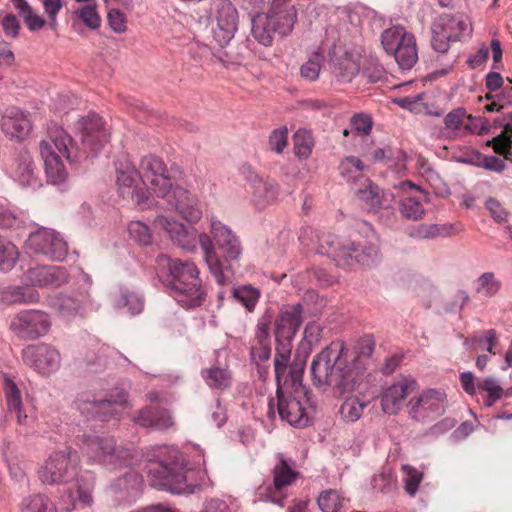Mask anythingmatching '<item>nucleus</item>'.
Listing matches in <instances>:
<instances>
[{"instance_id": "obj_16", "label": "nucleus", "mask_w": 512, "mask_h": 512, "mask_svg": "<svg viewBox=\"0 0 512 512\" xmlns=\"http://www.w3.org/2000/svg\"><path fill=\"white\" fill-rule=\"evenodd\" d=\"M24 362L42 375L56 372L61 364L59 351L50 344L29 345L22 351Z\"/></svg>"}, {"instance_id": "obj_61", "label": "nucleus", "mask_w": 512, "mask_h": 512, "mask_svg": "<svg viewBox=\"0 0 512 512\" xmlns=\"http://www.w3.org/2000/svg\"><path fill=\"white\" fill-rule=\"evenodd\" d=\"M272 322V313L266 310L257 321L254 339H270L269 329Z\"/></svg>"}, {"instance_id": "obj_26", "label": "nucleus", "mask_w": 512, "mask_h": 512, "mask_svg": "<svg viewBox=\"0 0 512 512\" xmlns=\"http://www.w3.org/2000/svg\"><path fill=\"white\" fill-rule=\"evenodd\" d=\"M276 393L278 398L277 409L281 419L295 427L307 426L309 418L302 402L290 395L285 396L279 384Z\"/></svg>"}, {"instance_id": "obj_62", "label": "nucleus", "mask_w": 512, "mask_h": 512, "mask_svg": "<svg viewBox=\"0 0 512 512\" xmlns=\"http://www.w3.org/2000/svg\"><path fill=\"white\" fill-rule=\"evenodd\" d=\"M477 158L480 160L477 163V165L485 168L486 170L494 171V172H502L505 169V166H506L505 162L496 156H493V155L483 156L478 153Z\"/></svg>"}, {"instance_id": "obj_20", "label": "nucleus", "mask_w": 512, "mask_h": 512, "mask_svg": "<svg viewBox=\"0 0 512 512\" xmlns=\"http://www.w3.org/2000/svg\"><path fill=\"white\" fill-rule=\"evenodd\" d=\"M416 389V381L411 377H401L381 393V408L385 414L396 415L405 399Z\"/></svg>"}, {"instance_id": "obj_14", "label": "nucleus", "mask_w": 512, "mask_h": 512, "mask_svg": "<svg viewBox=\"0 0 512 512\" xmlns=\"http://www.w3.org/2000/svg\"><path fill=\"white\" fill-rule=\"evenodd\" d=\"M81 135L82 149L89 156H95L109 142L110 133L104 126L103 119L91 113L77 122Z\"/></svg>"}, {"instance_id": "obj_7", "label": "nucleus", "mask_w": 512, "mask_h": 512, "mask_svg": "<svg viewBox=\"0 0 512 512\" xmlns=\"http://www.w3.org/2000/svg\"><path fill=\"white\" fill-rule=\"evenodd\" d=\"M83 453L89 463L100 464L110 469L128 466L133 459L131 450L118 446L112 436H86Z\"/></svg>"}, {"instance_id": "obj_4", "label": "nucleus", "mask_w": 512, "mask_h": 512, "mask_svg": "<svg viewBox=\"0 0 512 512\" xmlns=\"http://www.w3.org/2000/svg\"><path fill=\"white\" fill-rule=\"evenodd\" d=\"M157 261L160 266L168 269L171 276L170 293L183 308H196L204 303L206 291L193 262L172 259L167 255L158 256Z\"/></svg>"}, {"instance_id": "obj_23", "label": "nucleus", "mask_w": 512, "mask_h": 512, "mask_svg": "<svg viewBox=\"0 0 512 512\" xmlns=\"http://www.w3.org/2000/svg\"><path fill=\"white\" fill-rule=\"evenodd\" d=\"M303 307L300 303L284 306L275 320V335L289 342L295 337L303 322Z\"/></svg>"}, {"instance_id": "obj_11", "label": "nucleus", "mask_w": 512, "mask_h": 512, "mask_svg": "<svg viewBox=\"0 0 512 512\" xmlns=\"http://www.w3.org/2000/svg\"><path fill=\"white\" fill-rule=\"evenodd\" d=\"M73 405L84 415H99L107 420L117 417V407L128 406V393L123 389H115L108 398L96 399L90 393L84 392L78 394Z\"/></svg>"}, {"instance_id": "obj_34", "label": "nucleus", "mask_w": 512, "mask_h": 512, "mask_svg": "<svg viewBox=\"0 0 512 512\" xmlns=\"http://www.w3.org/2000/svg\"><path fill=\"white\" fill-rule=\"evenodd\" d=\"M494 124L503 130L498 136L489 140L487 144L492 145L497 154L509 159V149H511L512 145V112L499 115L494 119Z\"/></svg>"}, {"instance_id": "obj_55", "label": "nucleus", "mask_w": 512, "mask_h": 512, "mask_svg": "<svg viewBox=\"0 0 512 512\" xmlns=\"http://www.w3.org/2000/svg\"><path fill=\"white\" fill-rule=\"evenodd\" d=\"M357 197L363 201L369 208L371 209H379L382 205V193L380 188L373 184L368 183V185L357 191Z\"/></svg>"}, {"instance_id": "obj_28", "label": "nucleus", "mask_w": 512, "mask_h": 512, "mask_svg": "<svg viewBox=\"0 0 512 512\" xmlns=\"http://www.w3.org/2000/svg\"><path fill=\"white\" fill-rule=\"evenodd\" d=\"M132 422L137 426L155 430H167L175 424L168 410L151 406L141 408L132 418Z\"/></svg>"}, {"instance_id": "obj_43", "label": "nucleus", "mask_w": 512, "mask_h": 512, "mask_svg": "<svg viewBox=\"0 0 512 512\" xmlns=\"http://www.w3.org/2000/svg\"><path fill=\"white\" fill-rule=\"evenodd\" d=\"M367 406V401L354 396L347 397L339 409L341 419L347 423H354L361 418Z\"/></svg>"}, {"instance_id": "obj_22", "label": "nucleus", "mask_w": 512, "mask_h": 512, "mask_svg": "<svg viewBox=\"0 0 512 512\" xmlns=\"http://www.w3.org/2000/svg\"><path fill=\"white\" fill-rule=\"evenodd\" d=\"M24 281L36 287H59L69 281V273L62 266H36L23 275Z\"/></svg>"}, {"instance_id": "obj_6", "label": "nucleus", "mask_w": 512, "mask_h": 512, "mask_svg": "<svg viewBox=\"0 0 512 512\" xmlns=\"http://www.w3.org/2000/svg\"><path fill=\"white\" fill-rule=\"evenodd\" d=\"M297 12L293 5L274 3L266 14L257 13L252 18V35L263 46H271L275 34L287 36L293 30Z\"/></svg>"}, {"instance_id": "obj_46", "label": "nucleus", "mask_w": 512, "mask_h": 512, "mask_svg": "<svg viewBox=\"0 0 512 512\" xmlns=\"http://www.w3.org/2000/svg\"><path fill=\"white\" fill-rule=\"evenodd\" d=\"M19 259V251L15 244L0 235V271H11Z\"/></svg>"}, {"instance_id": "obj_45", "label": "nucleus", "mask_w": 512, "mask_h": 512, "mask_svg": "<svg viewBox=\"0 0 512 512\" xmlns=\"http://www.w3.org/2000/svg\"><path fill=\"white\" fill-rule=\"evenodd\" d=\"M393 57L402 70H409L417 63L418 52L414 35L404 41L402 48Z\"/></svg>"}, {"instance_id": "obj_8", "label": "nucleus", "mask_w": 512, "mask_h": 512, "mask_svg": "<svg viewBox=\"0 0 512 512\" xmlns=\"http://www.w3.org/2000/svg\"><path fill=\"white\" fill-rule=\"evenodd\" d=\"M80 457L76 450L65 447L53 451L38 471L43 484L55 485L73 482L78 475Z\"/></svg>"}, {"instance_id": "obj_31", "label": "nucleus", "mask_w": 512, "mask_h": 512, "mask_svg": "<svg viewBox=\"0 0 512 512\" xmlns=\"http://www.w3.org/2000/svg\"><path fill=\"white\" fill-rule=\"evenodd\" d=\"M91 485L81 484L78 480L72 483L67 491L60 496V506L64 512H70L79 506H89L93 502Z\"/></svg>"}, {"instance_id": "obj_57", "label": "nucleus", "mask_w": 512, "mask_h": 512, "mask_svg": "<svg viewBox=\"0 0 512 512\" xmlns=\"http://www.w3.org/2000/svg\"><path fill=\"white\" fill-rule=\"evenodd\" d=\"M268 145L271 151L281 154L288 145V129L280 127L273 130L269 136Z\"/></svg>"}, {"instance_id": "obj_32", "label": "nucleus", "mask_w": 512, "mask_h": 512, "mask_svg": "<svg viewBox=\"0 0 512 512\" xmlns=\"http://www.w3.org/2000/svg\"><path fill=\"white\" fill-rule=\"evenodd\" d=\"M249 190L252 195L251 199L258 208H265L272 204L279 193L278 185L275 181L263 179L256 175L249 182Z\"/></svg>"}, {"instance_id": "obj_9", "label": "nucleus", "mask_w": 512, "mask_h": 512, "mask_svg": "<svg viewBox=\"0 0 512 512\" xmlns=\"http://www.w3.org/2000/svg\"><path fill=\"white\" fill-rule=\"evenodd\" d=\"M472 31V23L468 17L442 14L431 25L432 47L438 53H446L450 48V42L468 38Z\"/></svg>"}, {"instance_id": "obj_18", "label": "nucleus", "mask_w": 512, "mask_h": 512, "mask_svg": "<svg viewBox=\"0 0 512 512\" xmlns=\"http://www.w3.org/2000/svg\"><path fill=\"white\" fill-rule=\"evenodd\" d=\"M331 74L339 83L351 82L360 72L359 58L341 46H334L328 54Z\"/></svg>"}, {"instance_id": "obj_44", "label": "nucleus", "mask_w": 512, "mask_h": 512, "mask_svg": "<svg viewBox=\"0 0 512 512\" xmlns=\"http://www.w3.org/2000/svg\"><path fill=\"white\" fill-rule=\"evenodd\" d=\"M20 508L21 512H58L52 500L40 493L23 498Z\"/></svg>"}, {"instance_id": "obj_3", "label": "nucleus", "mask_w": 512, "mask_h": 512, "mask_svg": "<svg viewBox=\"0 0 512 512\" xmlns=\"http://www.w3.org/2000/svg\"><path fill=\"white\" fill-rule=\"evenodd\" d=\"M153 223L156 228L164 231L174 243L184 250L193 251L198 242L209 272L217 284L226 286L231 283V279L226 273L229 271V267L224 268L223 262L217 254L212 234H198L194 227H187L183 223L163 214L157 215Z\"/></svg>"}, {"instance_id": "obj_33", "label": "nucleus", "mask_w": 512, "mask_h": 512, "mask_svg": "<svg viewBox=\"0 0 512 512\" xmlns=\"http://www.w3.org/2000/svg\"><path fill=\"white\" fill-rule=\"evenodd\" d=\"M39 150L48 180L52 184H59L65 181L67 171L56 151L51 150V147L46 142H40Z\"/></svg>"}, {"instance_id": "obj_10", "label": "nucleus", "mask_w": 512, "mask_h": 512, "mask_svg": "<svg viewBox=\"0 0 512 512\" xmlns=\"http://www.w3.org/2000/svg\"><path fill=\"white\" fill-rule=\"evenodd\" d=\"M51 315L40 309H23L10 320L9 329L18 338L33 341L45 337L51 330Z\"/></svg>"}, {"instance_id": "obj_63", "label": "nucleus", "mask_w": 512, "mask_h": 512, "mask_svg": "<svg viewBox=\"0 0 512 512\" xmlns=\"http://www.w3.org/2000/svg\"><path fill=\"white\" fill-rule=\"evenodd\" d=\"M351 125L353 131H355L358 135L364 136L371 132L372 120L365 114H358L352 118Z\"/></svg>"}, {"instance_id": "obj_59", "label": "nucleus", "mask_w": 512, "mask_h": 512, "mask_svg": "<svg viewBox=\"0 0 512 512\" xmlns=\"http://www.w3.org/2000/svg\"><path fill=\"white\" fill-rule=\"evenodd\" d=\"M291 349L290 347L283 346L282 348H276V354L274 357V368L275 375L278 383L281 380V377L285 374L287 369V363L290 358Z\"/></svg>"}, {"instance_id": "obj_25", "label": "nucleus", "mask_w": 512, "mask_h": 512, "mask_svg": "<svg viewBox=\"0 0 512 512\" xmlns=\"http://www.w3.org/2000/svg\"><path fill=\"white\" fill-rule=\"evenodd\" d=\"M29 116V113L19 108H8L0 121L2 131L11 139H25L32 130V121Z\"/></svg>"}, {"instance_id": "obj_5", "label": "nucleus", "mask_w": 512, "mask_h": 512, "mask_svg": "<svg viewBox=\"0 0 512 512\" xmlns=\"http://www.w3.org/2000/svg\"><path fill=\"white\" fill-rule=\"evenodd\" d=\"M158 460L151 462L148 475L153 487L181 494L187 490L186 460L174 446H160Z\"/></svg>"}, {"instance_id": "obj_58", "label": "nucleus", "mask_w": 512, "mask_h": 512, "mask_svg": "<svg viewBox=\"0 0 512 512\" xmlns=\"http://www.w3.org/2000/svg\"><path fill=\"white\" fill-rule=\"evenodd\" d=\"M250 354L253 361H267L271 356V339H254Z\"/></svg>"}, {"instance_id": "obj_1", "label": "nucleus", "mask_w": 512, "mask_h": 512, "mask_svg": "<svg viewBox=\"0 0 512 512\" xmlns=\"http://www.w3.org/2000/svg\"><path fill=\"white\" fill-rule=\"evenodd\" d=\"M138 167L141 183L149 198H167L175 211L189 223H197L202 218L199 199L175 182L174 169H169L162 158L152 154L143 156Z\"/></svg>"}, {"instance_id": "obj_29", "label": "nucleus", "mask_w": 512, "mask_h": 512, "mask_svg": "<svg viewBox=\"0 0 512 512\" xmlns=\"http://www.w3.org/2000/svg\"><path fill=\"white\" fill-rule=\"evenodd\" d=\"M40 142H46L51 147V150H57L69 162H75L78 159L77 148L72 137L57 125L50 126L47 138Z\"/></svg>"}, {"instance_id": "obj_51", "label": "nucleus", "mask_w": 512, "mask_h": 512, "mask_svg": "<svg viewBox=\"0 0 512 512\" xmlns=\"http://www.w3.org/2000/svg\"><path fill=\"white\" fill-rule=\"evenodd\" d=\"M401 470L404 473V490L409 496L414 497L418 492L424 475L410 464H403Z\"/></svg>"}, {"instance_id": "obj_35", "label": "nucleus", "mask_w": 512, "mask_h": 512, "mask_svg": "<svg viewBox=\"0 0 512 512\" xmlns=\"http://www.w3.org/2000/svg\"><path fill=\"white\" fill-rule=\"evenodd\" d=\"M0 301L6 305H29L40 301V294L30 286H8L0 291Z\"/></svg>"}, {"instance_id": "obj_40", "label": "nucleus", "mask_w": 512, "mask_h": 512, "mask_svg": "<svg viewBox=\"0 0 512 512\" xmlns=\"http://www.w3.org/2000/svg\"><path fill=\"white\" fill-rule=\"evenodd\" d=\"M4 392L8 405V409L16 414L17 422L24 424L27 415L23 410L22 398L17 385L9 378H5Z\"/></svg>"}, {"instance_id": "obj_52", "label": "nucleus", "mask_w": 512, "mask_h": 512, "mask_svg": "<svg viewBox=\"0 0 512 512\" xmlns=\"http://www.w3.org/2000/svg\"><path fill=\"white\" fill-rule=\"evenodd\" d=\"M427 239L450 237L463 231L459 223L424 224Z\"/></svg>"}, {"instance_id": "obj_15", "label": "nucleus", "mask_w": 512, "mask_h": 512, "mask_svg": "<svg viewBox=\"0 0 512 512\" xmlns=\"http://www.w3.org/2000/svg\"><path fill=\"white\" fill-rule=\"evenodd\" d=\"M29 247L53 261H63L68 252L67 243L58 232L41 227L32 232L28 239Z\"/></svg>"}, {"instance_id": "obj_12", "label": "nucleus", "mask_w": 512, "mask_h": 512, "mask_svg": "<svg viewBox=\"0 0 512 512\" xmlns=\"http://www.w3.org/2000/svg\"><path fill=\"white\" fill-rule=\"evenodd\" d=\"M116 185L118 193L122 197H130L133 204L140 209L149 208V193L139 186V167L129 160H120L116 164Z\"/></svg>"}, {"instance_id": "obj_24", "label": "nucleus", "mask_w": 512, "mask_h": 512, "mask_svg": "<svg viewBox=\"0 0 512 512\" xmlns=\"http://www.w3.org/2000/svg\"><path fill=\"white\" fill-rule=\"evenodd\" d=\"M347 256L350 258L344 268H353L356 265L370 266L380 260L381 253L378 238L373 235L370 241L348 242Z\"/></svg>"}, {"instance_id": "obj_19", "label": "nucleus", "mask_w": 512, "mask_h": 512, "mask_svg": "<svg viewBox=\"0 0 512 512\" xmlns=\"http://www.w3.org/2000/svg\"><path fill=\"white\" fill-rule=\"evenodd\" d=\"M210 233L226 262L240 259L243 247L233 230L216 217H210Z\"/></svg>"}, {"instance_id": "obj_48", "label": "nucleus", "mask_w": 512, "mask_h": 512, "mask_svg": "<svg viewBox=\"0 0 512 512\" xmlns=\"http://www.w3.org/2000/svg\"><path fill=\"white\" fill-rule=\"evenodd\" d=\"M75 15L90 30H98L101 26V17L96 2L79 7L75 11Z\"/></svg>"}, {"instance_id": "obj_56", "label": "nucleus", "mask_w": 512, "mask_h": 512, "mask_svg": "<svg viewBox=\"0 0 512 512\" xmlns=\"http://www.w3.org/2000/svg\"><path fill=\"white\" fill-rule=\"evenodd\" d=\"M342 497L336 490L323 491L318 499V506L322 512H339L342 507Z\"/></svg>"}, {"instance_id": "obj_27", "label": "nucleus", "mask_w": 512, "mask_h": 512, "mask_svg": "<svg viewBox=\"0 0 512 512\" xmlns=\"http://www.w3.org/2000/svg\"><path fill=\"white\" fill-rule=\"evenodd\" d=\"M238 25V12L232 3L222 4L217 13V26L213 30L216 42L224 47L234 38Z\"/></svg>"}, {"instance_id": "obj_54", "label": "nucleus", "mask_w": 512, "mask_h": 512, "mask_svg": "<svg viewBox=\"0 0 512 512\" xmlns=\"http://www.w3.org/2000/svg\"><path fill=\"white\" fill-rule=\"evenodd\" d=\"M294 153L300 159H307L314 146L312 135L306 130H298L294 134Z\"/></svg>"}, {"instance_id": "obj_2", "label": "nucleus", "mask_w": 512, "mask_h": 512, "mask_svg": "<svg viewBox=\"0 0 512 512\" xmlns=\"http://www.w3.org/2000/svg\"><path fill=\"white\" fill-rule=\"evenodd\" d=\"M347 348L343 341L331 342L311 363L314 385L323 391L335 389L339 394L357 391L364 375L357 367H350L346 361Z\"/></svg>"}, {"instance_id": "obj_60", "label": "nucleus", "mask_w": 512, "mask_h": 512, "mask_svg": "<svg viewBox=\"0 0 512 512\" xmlns=\"http://www.w3.org/2000/svg\"><path fill=\"white\" fill-rule=\"evenodd\" d=\"M363 75L371 83L382 81L386 78L384 67L377 61L371 60L363 69Z\"/></svg>"}, {"instance_id": "obj_38", "label": "nucleus", "mask_w": 512, "mask_h": 512, "mask_svg": "<svg viewBox=\"0 0 512 512\" xmlns=\"http://www.w3.org/2000/svg\"><path fill=\"white\" fill-rule=\"evenodd\" d=\"M10 1L29 31H39L45 27L47 21L32 8L27 0Z\"/></svg>"}, {"instance_id": "obj_49", "label": "nucleus", "mask_w": 512, "mask_h": 512, "mask_svg": "<svg viewBox=\"0 0 512 512\" xmlns=\"http://www.w3.org/2000/svg\"><path fill=\"white\" fill-rule=\"evenodd\" d=\"M501 288V281L495 277L493 272H485L476 280L475 290L485 297H493Z\"/></svg>"}, {"instance_id": "obj_21", "label": "nucleus", "mask_w": 512, "mask_h": 512, "mask_svg": "<svg viewBox=\"0 0 512 512\" xmlns=\"http://www.w3.org/2000/svg\"><path fill=\"white\" fill-rule=\"evenodd\" d=\"M10 174L13 180L22 187L41 186L39 170L27 150H20L14 155L10 165Z\"/></svg>"}, {"instance_id": "obj_64", "label": "nucleus", "mask_w": 512, "mask_h": 512, "mask_svg": "<svg viewBox=\"0 0 512 512\" xmlns=\"http://www.w3.org/2000/svg\"><path fill=\"white\" fill-rule=\"evenodd\" d=\"M108 23L115 33H123L127 29L125 15L117 9L108 12Z\"/></svg>"}, {"instance_id": "obj_13", "label": "nucleus", "mask_w": 512, "mask_h": 512, "mask_svg": "<svg viewBox=\"0 0 512 512\" xmlns=\"http://www.w3.org/2000/svg\"><path fill=\"white\" fill-rule=\"evenodd\" d=\"M447 408V395L442 389H428L410 400L409 415L418 422H428L443 415Z\"/></svg>"}, {"instance_id": "obj_37", "label": "nucleus", "mask_w": 512, "mask_h": 512, "mask_svg": "<svg viewBox=\"0 0 512 512\" xmlns=\"http://www.w3.org/2000/svg\"><path fill=\"white\" fill-rule=\"evenodd\" d=\"M412 35L402 26H392L383 31L381 43L386 53L394 56L402 48L404 41L410 39Z\"/></svg>"}, {"instance_id": "obj_47", "label": "nucleus", "mask_w": 512, "mask_h": 512, "mask_svg": "<svg viewBox=\"0 0 512 512\" xmlns=\"http://www.w3.org/2000/svg\"><path fill=\"white\" fill-rule=\"evenodd\" d=\"M130 239L138 245L148 246L153 242V235L150 227L140 220H132L127 225Z\"/></svg>"}, {"instance_id": "obj_17", "label": "nucleus", "mask_w": 512, "mask_h": 512, "mask_svg": "<svg viewBox=\"0 0 512 512\" xmlns=\"http://www.w3.org/2000/svg\"><path fill=\"white\" fill-rule=\"evenodd\" d=\"M276 462L271 470L273 478L272 488L269 494V500L279 506L285 504L286 496L276 498L274 493H281L286 488L295 484L300 478V472L294 467V461L285 457L283 453L275 455Z\"/></svg>"}, {"instance_id": "obj_36", "label": "nucleus", "mask_w": 512, "mask_h": 512, "mask_svg": "<svg viewBox=\"0 0 512 512\" xmlns=\"http://www.w3.org/2000/svg\"><path fill=\"white\" fill-rule=\"evenodd\" d=\"M201 375L205 383L212 389L224 390L232 382L231 371L226 364H214L210 368L202 370Z\"/></svg>"}, {"instance_id": "obj_42", "label": "nucleus", "mask_w": 512, "mask_h": 512, "mask_svg": "<svg viewBox=\"0 0 512 512\" xmlns=\"http://www.w3.org/2000/svg\"><path fill=\"white\" fill-rule=\"evenodd\" d=\"M465 119H468L470 123L465 124L464 127L466 130L471 132L475 131V122L482 120L480 118H474L471 115H467L466 110L459 107L453 109L444 117L445 128L450 131L459 130L463 126Z\"/></svg>"}, {"instance_id": "obj_50", "label": "nucleus", "mask_w": 512, "mask_h": 512, "mask_svg": "<svg viewBox=\"0 0 512 512\" xmlns=\"http://www.w3.org/2000/svg\"><path fill=\"white\" fill-rule=\"evenodd\" d=\"M324 55L320 50L314 51L308 60L301 66L300 74L308 81H316L319 77Z\"/></svg>"}, {"instance_id": "obj_53", "label": "nucleus", "mask_w": 512, "mask_h": 512, "mask_svg": "<svg viewBox=\"0 0 512 512\" xmlns=\"http://www.w3.org/2000/svg\"><path fill=\"white\" fill-rule=\"evenodd\" d=\"M399 211L407 219L416 221L422 219L425 209L422 203L414 197H405L399 202Z\"/></svg>"}, {"instance_id": "obj_39", "label": "nucleus", "mask_w": 512, "mask_h": 512, "mask_svg": "<svg viewBox=\"0 0 512 512\" xmlns=\"http://www.w3.org/2000/svg\"><path fill=\"white\" fill-rule=\"evenodd\" d=\"M113 306L116 310L127 308L130 315H138L144 307L143 298L127 289H121L113 300Z\"/></svg>"}, {"instance_id": "obj_30", "label": "nucleus", "mask_w": 512, "mask_h": 512, "mask_svg": "<svg viewBox=\"0 0 512 512\" xmlns=\"http://www.w3.org/2000/svg\"><path fill=\"white\" fill-rule=\"evenodd\" d=\"M318 246L316 252L321 255L332 257L337 266L347 265L350 258L347 256L348 242L344 243L339 237L332 233H322L317 235Z\"/></svg>"}, {"instance_id": "obj_41", "label": "nucleus", "mask_w": 512, "mask_h": 512, "mask_svg": "<svg viewBox=\"0 0 512 512\" xmlns=\"http://www.w3.org/2000/svg\"><path fill=\"white\" fill-rule=\"evenodd\" d=\"M231 295L248 313H252L259 301L261 292L258 288L247 284L234 286Z\"/></svg>"}]
</instances>
